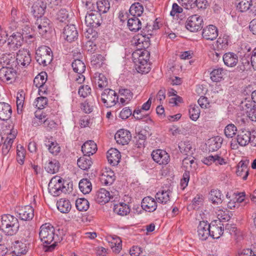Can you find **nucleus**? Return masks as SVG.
Instances as JSON below:
<instances>
[{"label": "nucleus", "instance_id": "f257e3e1", "mask_svg": "<svg viewBox=\"0 0 256 256\" xmlns=\"http://www.w3.org/2000/svg\"><path fill=\"white\" fill-rule=\"evenodd\" d=\"M39 236L42 242L43 243L50 244L45 246L46 252H52L56 246L57 244L61 240V238L58 234H55L54 227L49 223L42 224L40 228Z\"/></svg>", "mask_w": 256, "mask_h": 256}, {"label": "nucleus", "instance_id": "f03ea898", "mask_svg": "<svg viewBox=\"0 0 256 256\" xmlns=\"http://www.w3.org/2000/svg\"><path fill=\"white\" fill-rule=\"evenodd\" d=\"M19 228L17 218L10 214H4L0 219V230L6 234L12 236L16 234Z\"/></svg>", "mask_w": 256, "mask_h": 256}, {"label": "nucleus", "instance_id": "7ed1b4c3", "mask_svg": "<svg viewBox=\"0 0 256 256\" xmlns=\"http://www.w3.org/2000/svg\"><path fill=\"white\" fill-rule=\"evenodd\" d=\"M36 62L43 66L50 64L53 59L52 52L51 49L46 46L39 47L36 50Z\"/></svg>", "mask_w": 256, "mask_h": 256}, {"label": "nucleus", "instance_id": "20e7f679", "mask_svg": "<svg viewBox=\"0 0 256 256\" xmlns=\"http://www.w3.org/2000/svg\"><path fill=\"white\" fill-rule=\"evenodd\" d=\"M101 100L106 107L111 108L118 102V96L114 90L106 88L101 94Z\"/></svg>", "mask_w": 256, "mask_h": 256}, {"label": "nucleus", "instance_id": "39448f33", "mask_svg": "<svg viewBox=\"0 0 256 256\" xmlns=\"http://www.w3.org/2000/svg\"><path fill=\"white\" fill-rule=\"evenodd\" d=\"M150 56V52L146 50L140 52L138 58V64H136V68L138 72L143 74H147L150 71V68L148 63Z\"/></svg>", "mask_w": 256, "mask_h": 256}, {"label": "nucleus", "instance_id": "423d86ee", "mask_svg": "<svg viewBox=\"0 0 256 256\" xmlns=\"http://www.w3.org/2000/svg\"><path fill=\"white\" fill-rule=\"evenodd\" d=\"M48 190L49 192L54 196H58L62 192H66L67 190L63 185L62 178L56 177L52 178L50 180Z\"/></svg>", "mask_w": 256, "mask_h": 256}, {"label": "nucleus", "instance_id": "0eeeda50", "mask_svg": "<svg viewBox=\"0 0 256 256\" xmlns=\"http://www.w3.org/2000/svg\"><path fill=\"white\" fill-rule=\"evenodd\" d=\"M17 72L12 67L2 66L0 68V80L6 84H12L16 79Z\"/></svg>", "mask_w": 256, "mask_h": 256}, {"label": "nucleus", "instance_id": "6e6552de", "mask_svg": "<svg viewBox=\"0 0 256 256\" xmlns=\"http://www.w3.org/2000/svg\"><path fill=\"white\" fill-rule=\"evenodd\" d=\"M203 20L202 17L198 14L190 16L188 18L186 27L192 32H196L202 28Z\"/></svg>", "mask_w": 256, "mask_h": 256}, {"label": "nucleus", "instance_id": "1a4fd4ad", "mask_svg": "<svg viewBox=\"0 0 256 256\" xmlns=\"http://www.w3.org/2000/svg\"><path fill=\"white\" fill-rule=\"evenodd\" d=\"M153 160L159 164H166L170 160L168 153L162 150H154L151 154Z\"/></svg>", "mask_w": 256, "mask_h": 256}, {"label": "nucleus", "instance_id": "9d476101", "mask_svg": "<svg viewBox=\"0 0 256 256\" xmlns=\"http://www.w3.org/2000/svg\"><path fill=\"white\" fill-rule=\"evenodd\" d=\"M34 28H37L41 35L46 34L50 29V20L45 16H38Z\"/></svg>", "mask_w": 256, "mask_h": 256}, {"label": "nucleus", "instance_id": "9b49d317", "mask_svg": "<svg viewBox=\"0 0 256 256\" xmlns=\"http://www.w3.org/2000/svg\"><path fill=\"white\" fill-rule=\"evenodd\" d=\"M63 36L69 42L75 41L78 38V32L74 24L66 26L63 30Z\"/></svg>", "mask_w": 256, "mask_h": 256}, {"label": "nucleus", "instance_id": "f8f14e48", "mask_svg": "<svg viewBox=\"0 0 256 256\" xmlns=\"http://www.w3.org/2000/svg\"><path fill=\"white\" fill-rule=\"evenodd\" d=\"M210 236L218 239L223 234L224 227L220 220H214L210 224Z\"/></svg>", "mask_w": 256, "mask_h": 256}, {"label": "nucleus", "instance_id": "ddd939ff", "mask_svg": "<svg viewBox=\"0 0 256 256\" xmlns=\"http://www.w3.org/2000/svg\"><path fill=\"white\" fill-rule=\"evenodd\" d=\"M131 138V133L127 129H119L114 135L116 142L122 145L128 144Z\"/></svg>", "mask_w": 256, "mask_h": 256}, {"label": "nucleus", "instance_id": "4468645a", "mask_svg": "<svg viewBox=\"0 0 256 256\" xmlns=\"http://www.w3.org/2000/svg\"><path fill=\"white\" fill-rule=\"evenodd\" d=\"M19 218L23 220H30L34 216V210L30 206H26L19 208L17 210Z\"/></svg>", "mask_w": 256, "mask_h": 256}, {"label": "nucleus", "instance_id": "2eb2a0df", "mask_svg": "<svg viewBox=\"0 0 256 256\" xmlns=\"http://www.w3.org/2000/svg\"><path fill=\"white\" fill-rule=\"evenodd\" d=\"M18 64H20L23 66H28L32 60L29 51L27 50H20L16 55Z\"/></svg>", "mask_w": 256, "mask_h": 256}, {"label": "nucleus", "instance_id": "dca6fc26", "mask_svg": "<svg viewBox=\"0 0 256 256\" xmlns=\"http://www.w3.org/2000/svg\"><path fill=\"white\" fill-rule=\"evenodd\" d=\"M210 224L207 222H200L198 226V236L202 240H206L210 234Z\"/></svg>", "mask_w": 256, "mask_h": 256}, {"label": "nucleus", "instance_id": "f3484780", "mask_svg": "<svg viewBox=\"0 0 256 256\" xmlns=\"http://www.w3.org/2000/svg\"><path fill=\"white\" fill-rule=\"evenodd\" d=\"M141 206L144 210L148 212H153L156 209L158 205L154 198L146 196L143 198Z\"/></svg>", "mask_w": 256, "mask_h": 256}, {"label": "nucleus", "instance_id": "a211bd4d", "mask_svg": "<svg viewBox=\"0 0 256 256\" xmlns=\"http://www.w3.org/2000/svg\"><path fill=\"white\" fill-rule=\"evenodd\" d=\"M23 38L20 33L14 34L8 38V44L10 48L16 50L22 46Z\"/></svg>", "mask_w": 256, "mask_h": 256}, {"label": "nucleus", "instance_id": "6ab92c4d", "mask_svg": "<svg viewBox=\"0 0 256 256\" xmlns=\"http://www.w3.org/2000/svg\"><path fill=\"white\" fill-rule=\"evenodd\" d=\"M12 114L10 106L4 102H0V120L7 122L10 120Z\"/></svg>", "mask_w": 256, "mask_h": 256}, {"label": "nucleus", "instance_id": "aec40b11", "mask_svg": "<svg viewBox=\"0 0 256 256\" xmlns=\"http://www.w3.org/2000/svg\"><path fill=\"white\" fill-rule=\"evenodd\" d=\"M202 36L206 40H213L218 36V28L214 25H209L203 29Z\"/></svg>", "mask_w": 256, "mask_h": 256}, {"label": "nucleus", "instance_id": "412c9836", "mask_svg": "<svg viewBox=\"0 0 256 256\" xmlns=\"http://www.w3.org/2000/svg\"><path fill=\"white\" fill-rule=\"evenodd\" d=\"M106 156L109 163L114 166L118 165L121 158L120 152L114 148H111L108 151Z\"/></svg>", "mask_w": 256, "mask_h": 256}, {"label": "nucleus", "instance_id": "4be33fe9", "mask_svg": "<svg viewBox=\"0 0 256 256\" xmlns=\"http://www.w3.org/2000/svg\"><path fill=\"white\" fill-rule=\"evenodd\" d=\"M250 141V132L246 129H240L237 136V142L241 146H246Z\"/></svg>", "mask_w": 256, "mask_h": 256}, {"label": "nucleus", "instance_id": "5701e85b", "mask_svg": "<svg viewBox=\"0 0 256 256\" xmlns=\"http://www.w3.org/2000/svg\"><path fill=\"white\" fill-rule=\"evenodd\" d=\"M98 150L96 144L93 140H88L85 142L82 146V151L84 156H90L96 152Z\"/></svg>", "mask_w": 256, "mask_h": 256}, {"label": "nucleus", "instance_id": "b1692460", "mask_svg": "<svg viewBox=\"0 0 256 256\" xmlns=\"http://www.w3.org/2000/svg\"><path fill=\"white\" fill-rule=\"evenodd\" d=\"M46 8V4L42 0H38L32 6V12L35 17L43 15Z\"/></svg>", "mask_w": 256, "mask_h": 256}, {"label": "nucleus", "instance_id": "393cba45", "mask_svg": "<svg viewBox=\"0 0 256 256\" xmlns=\"http://www.w3.org/2000/svg\"><path fill=\"white\" fill-rule=\"evenodd\" d=\"M100 15L98 14L90 12L85 17V22L87 26L92 28H97L100 26Z\"/></svg>", "mask_w": 256, "mask_h": 256}, {"label": "nucleus", "instance_id": "a878e982", "mask_svg": "<svg viewBox=\"0 0 256 256\" xmlns=\"http://www.w3.org/2000/svg\"><path fill=\"white\" fill-rule=\"evenodd\" d=\"M222 142V138L217 136L208 139L206 143V145L210 152H214L221 147Z\"/></svg>", "mask_w": 256, "mask_h": 256}, {"label": "nucleus", "instance_id": "bb28decb", "mask_svg": "<svg viewBox=\"0 0 256 256\" xmlns=\"http://www.w3.org/2000/svg\"><path fill=\"white\" fill-rule=\"evenodd\" d=\"M112 198L110 192L104 188L100 189L95 196V200L97 202L104 204L108 202Z\"/></svg>", "mask_w": 256, "mask_h": 256}, {"label": "nucleus", "instance_id": "cd10ccee", "mask_svg": "<svg viewBox=\"0 0 256 256\" xmlns=\"http://www.w3.org/2000/svg\"><path fill=\"white\" fill-rule=\"evenodd\" d=\"M47 80V74L45 72H40L34 80V84L39 88L40 92L44 93V85Z\"/></svg>", "mask_w": 256, "mask_h": 256}, {"label": "nucleus", "instance_id": "c85d7f7f", "mask_svg": "<svg viewBox=\"0 0 256 256\" xmlns=\"http://www.w3.org/2000/svg\"><path fill=\"white\" fill-rule=\"evenodd\" d=\"M224 62L228 67L235 66L238 62V56L234 52L226 53L222 56Z\"/></svg>", "mask_w": 256, "mask_h": 256}, {"label": "nucleus", "instance_id": "c756f323", "mask_svg": "<svg viewBox=\"0 0 256 256\" xmlns=\"http://www.w3.org/2000/svg\"><path fill=\"white\" fill-rule=\"evenodd\" d=\"M171 193L170 190L162 189L156 192L155 198L158 202L166 204L170 201Z\"/></svg>", "mask_w": 256, "mask_h": 256}, {"label": "nucleus", "instance_id": "7c9ffc66", "mask_svg": "<svg viewBox=\"0 0 256 256\" xmlns=\"http://www.w3.org/2000/svg\"><path fill=\"white\" fill-rule=\"evenodd\" d=\"M0 62L12 68L16 67L18 64L16 58L14 54H4L0 58Z\"/></svg>", "mask_w": 256, "mask_h": 256}, {"label": "nucleus", "instance_id": "2f4dec72", "mask_svg": "<svg viewBox=\"0 0 256 256\" xmlns=\"http://www.w3.org/2000/svg\"><path fill=\"white\" fill-rule=\"evenodd\" d=\"M236 174L238 176L242 177L244 180H246L248 175V168L245 162L241 160L237 166Z\"/></svg>", "mask_w": 256, "mask_h": 256}, {"label": "nucleus", "instance_id": "473e14b6", "mask_svg": "<svg viewBox=\"0 0 256 256\" xmlns=\"http://www.w3.org/2000/svg\"><path fill=\"white\" fill-rule=\"evenodd\" d=\"M142 23L138 17L132 16L128 21V26L130 31L136 32L142 28Z\"/></svg>", "mask_w": 256, "mask_h": 256}, {"label": "nucleus", "instance_id": "72a5a7b5", "mask_svg": "<svg viewBox=\"0 0 256 256\" xmlns=\"http://www.w3.org/2000/svg\"><path fill=\"white\" fill-rule=\"evenodd\" d=\"M60 168V163L58 160L53 159L49 160L45 164L44 168L46 170L52 174L56 173Z\"/></svg>", "mask_w": 256, "mask_h": 256}, {"label": "nucleus", "instance_id": "f704fd0d", "mask_svg": "<svg viewBox=\"0 0 256 256\" xmlns=\"http://www.w3.org/2000/svg\"><path fill=\"white\" fill-rule=\"evenodd\" d=\"M45 145L50 152L54 156L58 155L60 152V147L56 141L50 140V139L46 138Z\"/></svg>", "mask_w": 256, "mask_h": 256}, {"label": "nucleus", "instance_id": "c9c22d12", "mask_svg": "<svg viewBox=\"0 0 256 256\" xmlns=\"http://www.w3.org/2000/svg\"><path fill=\"white\" fill-rule=\"evenodd\" d=\"M56 206L59 211L62 213H68L71 209L70 201L66 198H60L57 202Z\"/></svg>", "mask_w": 256, "mask_h": 256}, {"label": "nucleus", "instance_id": "e433bc0d", "mask_svg": "<svg viewBox=\"0 0 256 256\" xmlns=\"http://www.w3.org/2000/svg\"><path fill=\"white\" fill-rule=\"evenodd\" d=\"M28 250L27 244L21 242H16L14 244L13 252L16 256L25 254Z\"/></svg>", "mask_w": 256, "mask_h": 256}, {"label": "nucleus", "instance_id": "4c0bfd02", "mask_svg": "<svg viewBox=\"0 0 256 256\" xmlns=\"http://www.w3.org/2000/svg\"><path fill=\"white\" fill-rule=\"evenodd\" d=\"M92 162L90 156H84L78 160L77 164L80 168L84 170H88L92 166Z\"/></svg>", "mask_w": 256, "mask_h": 256}, {"label": "nucleus", "instance_id": "58836bf2", "mask_svg": "<svg viewBox=\"0 0 256 256\" xmlns=\"http://www.w3.org/2000/svg\"><path fill=\"white\" fill-rule=\"evenodd\" d=\"M114 212L118 215L124 216L129 214L130 209L126 204L120 202L114 206Z\"/></svg>", "mask_w": 256, "mask_h": 256}, {"label": "nucleus", "instance_id": "ea45409f", "mask_svg": "<svg viewBox=\"0 0 256 256\" xmlns=\"http://www.w3.org/2000/svg\"><path fill=\"white\" fill-rule=\"evenodd\" d=\"M178 148L180 152L187 156H191L192 154L193 148L189 141L181 142L178 144Z\"/></svg>", "mask_w": 256, "mask_h": 256}, {"label": "nucleus", "instance_id": "a19ab883", "mask_svg": "<svg viewBox=\"0 0 256 256\" xmlns=\"http://www.w3.org/2000/svg\"><path fill=\"white\" fill-rule=\"evenodd\" d=\"M144 12V8L139 2H135L130 6L129 12L132 16L139 17Z\"/></svg>", "mask_w": 256, "mask_h": 256}, {"label": "nucleus", "instance_id": "79ce46f5", "mask_svg": "<svg viewBox=\"0 0 256 256\" xmlns=\"http://www.w3.org/2000/svg\"><path fill=\"white\" fill-rule=\"evenodd\" d=\"M101 182L106 185L112 184L114 180V176L113 172H103L100 177Z\"/></svg>", "mask_w": 256, "mask_h": 256}, {"label": "nucleus", "instance_id": "37998d69", "mask_svg": "<svg viewBox=\"0 0 256 256\" xmlns=\"http://www.w3.org/2000/svg\"><path fill=\"white\" fill-rule=\"evenodd\" d=\"M222 194L218 190H212L210 193V199L213 204H219L222 202Z\"/></svg>", "mask_w": 256, "mask_h": 256}, {"label": "nucleus", "instance_id": "c03bdc74", "mask_svg": "<svg viewBox=\"0 0 256 256\" xmlns=\"http://www.w3.org/2000/svg\"><path fill=\"white\" fill-rule=\"evenodd\" d=\"M224 75L225 71L222 68H215L210 74L211 80L215 82L221 81Z\"/></svg>", "mask_w": 256, "mask_h": 256}, {"label": "nucleus", "instance_id": "a18cd8bd", "mask_svg": "<svg viewBox=\"0 0 256 256\" xmlns=\"http://www.w3.org/2000/svg\"><path fill=\"white\" fill-rule=\"evenodd\" d=\"M79 188L83 194H88L92 189V184L87 178L82 179L79 182Z\"/></svg>", "mask_w": 256, "mask_h": 256}, {"label": "nucleus", "instance_id": "49530a36", "mask_svg": "<svg viewBox=\"0 0 256 256\" xmlns=\"http://www.w3.org/2000/svg\"><path fill=\"white\" fill-rule=\"evenodd\" d=\"M73 70L78 74H83L86 70V66L82 61L79 59L75 60L72 64Z\"/></svg>", "mask_w": 256, "mask_h": 256}, {"label": "nucleus", "instance_id": "de8ad7c7", "mask_svg": "<svg viewBox=\"0 0 256 256\" xmlns=\"http://www.w3.org/2000/svg\"><path fill=\"white\" fill-rule=\"evenodd\" d=\"M230 40L229 36L226 34L220 36L216 41L217 48L220 50H224L227 48Z\"/></svg>", "mask_w": 256, "mask_h": 256}, {"label": "nucleus", "instance_id": "09e8293b", "mask_svg": "<svg viewBox=\"0 0 256 256\" xmlns=\"http://www.w3.org/2000/svg\"><path fill=\"white\" fill-rule=\"evenodd\" d=\"M236 8L240 12H244L248 10L252 6V0H238Z\"/></svg>", "mask_w": 256, "mask_h": 256}, {"label": "nucleus", "instance_id": "8fccbe9b", "mask_svg": "<svg viewBox=\"0 0 256 256\" xmlns=\"http://www.w3.org/2000/svg\"><path fill=\"white\" fill-rule=\"evenodd\" d=\"M89 202L86 198H78L76 202V206L79 211H86L89 208Z\"/></svg>", "mask_w": 256, "mask_h": 256}, {"label": "nucleus", "instance_id": "3c124183", "mask_svg": "<svg viewBox=\"0 0 256 256\" xmlns=\"http://www.w3.org/2000/svg\"><path fill=\"white\" fill-rule=\"evenodd\" d=\"M97 8L100 12L106 13L110 8V4L108 0H100L96 2Z\"/></svg>", "mask_w": 256, "mask_h": 256}, {"label": "nucleus", "instance_id": "603ef678", "mask_svg": "<svg viewBox=\"0 0 256 256\" xmlns=\"http://www.w3.org/2000/svg\"><path fill=\"white\" fill-rule=\"evenodd\" d=\"M256 104L252 100H245L244 101L242 102L240 106L242 110L246 112L247 115Z\"/></svg>", "mask_w": 256, "mask_h": 256}, {"label": "nucleus", "instance_id": "864d4df0", "mask_svg": "<svg viewBox=\"0 0 256 256\" xmlns=\"http://www.w3.org/2000/svg\"><path fill=\"white\" fill-rule=\"evenodd\" d=\"M94 78L98 82V86L100 88L107 86L108 82L105 76L102 74L96 73Z\"/></svg>", "mask_w": 256, "mask_h": 256}, {"label": "nucleus", "instance_id": "5fc2aeb1", "mask_svg": "<svg viewBox=\"0 0 256 256\" xmlns=\"http://www.w3.org/2000/svg\"><path fill=\"white\" fill-rule=\"evenodd\" d=\"M122 240L116 236L112 238V248L115 253H118L122 250Z\"/></svg>", "mask_w": 256, "mask_h": 256}, {"label": "nucleus", "instance_id": "6e6d98bb", "mask_svg": "<svg viewBox=\"0 0 256 256\" xmlns=\"http://www.w3.org/2000/svg\"><path fill=\"white\" fill-rule=\"evenodd\" d=\"M190 118L193 120H196L200 116V110L196 105H191L189 109Z\"/></svg>", "mask_w": 256, "mask_h": 256}, {"label": "nucleus", "instance_id": "4d7b16f0", "mask_svg": "<svg viewBox=\"0 0 256 256\" xmlns=\"http://www.w3.org/2000/svg\"><path fill=\"white\" fill-rule=\"evenodd\" d=\"M34 121V123L36 122L40 126L43 124L42 126L43 127L47 126L48 128H54L56 127V124L54 121L48 119L43 120L42 118H36Z\"/></svg>", "mask_w": 256, "mask_h": 256}, {"label": "nucleus", "instance_id": "13d9d810", "mask_svg": "<svg viewBox=\"0 0 256 256\" xmlns=\"http://www.w3.org/2000/svg\"><path fill=\"white\" fill-rule=\"evenodd\" d=\"M93 122L94 119L90 118L89 116H82L80 120V124L82 128L92 126Z\"/></svg>", "mask_w": 256, "mask_h": 256}, {"label": "nucleus", "instance_id": "bf43d9fd", "mask_svg": "<svg viewBox=\"0 0 256 256\" xmlns=\"http://www.w3.org/2000/svg\"><path fill=\"white\" fill-rule=\"evenodd\" d=\"M203 196L201 194H197L192 201V208L194 210H198L203 204Z\"/></svg>", "mask_w": 256, "mask_h": 256}, {"label": "nucleus", "instance_id": "052dcab7", "mask_svg": "<svg viewBox=\"0 0 256 256\" xmlns=\"http://www.w3.org/2000/svg\"><path fill=\"white\" fill-rule=\"evenodd\" d=\"M48 98L46 97L40 96L36 100L34 104L38 108L43 109L48 104Z\"/></svg>", "mask_w": 256, "mask_h": 256}, {"label": "nucleus", "instance_id": "680f3d73", "mask_svg": "<svg viewBox=\"0 0 256 256\" xmlns=\"http://www.w3.org/2000/svg\"><path fill=\"white\" fill-rule=\"evenodd\" d=\"M90 93L91 88L88 85L81 86L78 89V94L82 98H86Z\"/></svg>", "mask_w": 256, "mask_h": 256}, {"label": "nucleus", "instance_id": "e2e57ef3", "mask_svg": "<svg viewBox=\"0 0 256 256\" xmlns=\"http://www.w3.org/2000/svg\"><path fill=\"white\" fill-rule=\"evenodd\" d=\"M216 212L218 219V220H220V222L222 220L228 221L230 218L228 212L226 210H222L219 208Z\"/></svg>", "mask_w": 256, "mask_h": 256}, {"label": "nucleus", "instance_id": "0e129e2a", "mask_svg": "<svg viewBox=\"0 0 256 256\" xmlns=\"http://www.w3.org/2000/svg\"><path fill=\"white\" fill-rule=\"evenodd\" d=\"M136 138L144 141H145L147 136L150 134L146 129H138L137 130H136Z\"/></svg>", "mask_w": 256, "mask_h": 256}, {"label": "nucleus", "instance_id": "69168bd1", "mask_svg": "<svg viewBox=\"0 0 256 256\" xmlns=\"http://www.w3.org/2000/svg\"><path fill=\"white\" fill-rule=\"evenodd\" d=\"M119 94L120 96L125 98L126 99L130 100L133 96V93L130 90L124 88L119 90Z\"/></svg>", "mask_w": 256, "mask_h": 256}, {"label": "nucleus", "instance_id": "338daca9", "mask_svg": "<svg viewBox=\"0 0 256 256\" xmlns=\"http://www.w3.org/2000/svg\"><path fill=\"white\" fill-rule=\"evenodd\" d=\"M20 150H17V160L18 162L22 164L25 158V150L22 146H20Z\"/></svg>", "mask_w": 256, "mask_h": 256}, {"label": "nucleus", "instance_id": "774afa93", "mask_svg": "<svg viewBox=\"0 0 256 256\" xmlns=\"http://www.w3.org/2000/svg\"><path fill=\"white\" fill-rule=\"evenodd\" d=\"M238 256H256V252L250 248L242 250L238 253Z\"/></svg>", "mask_w": 256, "mask_h": 256}]
</instances>
